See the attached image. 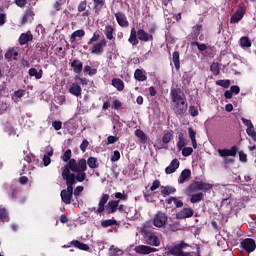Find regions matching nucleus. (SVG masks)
Returning a JSON list of instances; mask_svg holds the SVG:
<instances>
[{
  "instance_id": "19",
  "label": "nucleus",
  "mask_w": 256,
  "mask_h": 256,
  "mask_svg": "<svg viewBox=\"0 0 256 256\" xmlns=\"http://www.w3.org/2000/svg\"><path fill=\"white\" fill-rule=\"evenodd\" d=\"M191 179V170L189 169H183L181 173L179 174V178H177L178 184H183Z\"/></svg>"
},
{
  "instance_id": "47",
  "label": "nucleus",
  "mask_w": 256,
  "mask_h": 256,
  "mask_svg": "<svg viewBox=\"0 0 256 256\" xmlns=\"http://www.w3.org/2000/svg\"><path fill=\"white\" fill-rule=\"evenodd\" d=\"M0 221L1 222H9V216H8L7 210L5 208L0 209Z\"/></svg>"
},
{
  "instance_id": "14",
  "label": "nucleus",
  "mask_w": 256,
  "mask_h": 256,
  "mask_svg": "<svg viewBox=\"0 0 256 256\" xmlns=\"http://www.w3.org/2000/svg\"><path fill=\"white\" fill-rule=\"evenodd\" d=\"M115 18L120 27L127 29L129 27V20H127V16L123 12H116Z\"/></svg>"
},
{
  "instance_id": "28",
  "label": "nucleus",
  "mask_w": 256,
  "mask_h": 256,
  "mask_svg": "<svg viewBox=\"0 0 256 256\" xmlns=\"http://www.w3.org/2000/svg\"><path fill=\"white\" fill-rule=\"evenodd\" d=\"M28 74H29V77H35V79L39 81V79H42L43 77V69H40L39 71H37L36 68H30L28 70Z\"/></svg>"
},
{
  "instance_id": "3",
  "label": "nucleus",
  "mask_w": 256,
  "mask_h": 256,
  "mask_svg": "<svg viewBox=\"0 0 256 256\" xmlns=\"http://www.w3.org/2000/svg\"><path fill=\"white\" fill-rule=\"evenodd\" d=\"M212 184L203 182V181H193L189 186L185 188V193L187 195H192L198 191H203L205 193H208L212 190Z\"/></svg>"
},
{
  "instance_id": "2",
  "label": "nucleus",
  "mask_w": 256,
  "mask_h": 256,
  "mask_svg": "<svg viewBox=\"0 0 256 256\" xmlns=\"http://www.w3.org/2000/svg\"><path fill=\"white\" fill-rule=\"evenodd\" d=\"M154 37L153 34H149V32L138 29V31L133 27L130 32V37L128 39L129 43L133 46L139 45V41L144 43H149V41H153Z\"/></svg>"
},
{
  "instance_id": "52",
  "label": "nucleus",
  "mask_w": 256,
  "mask_h": 256,
  "mask_svg": "<svg viewBox=\"0 0 256 256\" xmlns=\"http://www.w3.org/2000/svg\"><path fill=\"white\" fill-rule=\"evenodd\" d=\"M189 115H191V117L199 116V110L196 106H189Z\"/></svg>"
},
{
  "instance_id": "24",
  "label": "nucleus",
  "mask_w": 256,
  "mask_h": 256,
  "mask_svg": "<svg viewBox=\"0 0 256 256\" xmlns=\"http://www.w3.org/2000/svg\"><path fill=\"white\" fill-rule=\"evenodd\" d=\"M69 244L80 251H89L90 250V247L87 244H84V243L80 242L79 240H73Z\"/></svg>"
},
{
  "instance_id": "37",
  "label": "nucleus",
  "mask_w": 256,
  "mask_h": 256,
  "mask_svg": "<svg viewBox=\"0 0 256 256\" xmlns=\"http://www.w3.org/2000/svg\"><path fill=\"white\" fill-rule=\"evenodd\" d=\"M77 37H85V30H76L71 34L70 43H75Z\"/></svg>"
},
{
  "instance_id": "4",
  "label": "nucleus",
  "mask_w": 256,
  "mask_h": 256,
  "mask_svg": "<svg viewBox=\"0 0 256 256\" xmlns=\"http://www.w3.org/2000/svg\"><path fill=\"white\" fill-rule=\"evenodd\" d=\"M172 111L176 117H182L187 113V100L185 98H172V102H170Z\"/></svg>"
},
{
  "instance_id": "6",
  "label": "nucleus",
  "mask_w": 256,
  "mask_h": 256,
  "mask_svg": "<svg viewBox=\"0 0 256 256\" xmlns=\"http://www.w3.org/2000/svg\"><path fill=\"white\" fill-rule=\"evenodd\" d=\"M109 201V195L103 194L102 197H100V201L98 202V208L96 207H90L88 208V212L94 213V214H102L105 211L106 203Z\"/></svg>"
},
{
  "instance_id": "13",
  "label": "nucleus",
  "mask_w": 256,
  "mask_h": 256,
  "mask_svg": "<svg viewBox=\"0 0 256 256\" xmlns=\"http://www.w3.org/2000/svg\"><path fill=\"white\" fill-rule=\"evenodd\" d=\"M155 252H158V249L152 248L148 245L135 246V253L139 255H148L150 253H155Z\"/></svg>"
},
{
  "instance_id": "17",
  "label": "nucleus",
  "mask_w": 256,
  "mask_h": 256,
  "mask_svg": "<svg viewBox=\"0 0 256 256\" xmlns=\"http://www.w3.org/2000/svg\"><path fill=\"white\" fill-rule=\"evenodd\" d=\"M245 15V8L240 7L238 10H236V12L231 16L230 18V23L235 24V23H239V21H241V19H243Z\"/></svg>"
},
{
  "instance_id": "51",
  "label": "nucleus",
  "mask_w": 256,
  "mask_h": 256,
  "mask_svg": "<svg viewBox=\"0 0 256 256\" xmlns=\"http://www.w3.org/2000/svg\"><path fill=\"white\" fill-rule=\"evenodd\" d=\"M172 139H173L172 133L167 132V133L164 134V136L162 137V143L168 144V143H170V141H172Z\"/></svg>"
},
{
  "instance_id": "53",
  "label": "nucleus",
  "mask_w": 256,
  "mask_h": 256,
  "mask_svg": "<svg viewBox=\"0 0 256 256\" xmlns=\"http://www.w3.org/2000/svg\"><path fill=\"white\" fill-rule=\"evenodd\" d=\"M183 91H181V88H172L171 89V97H181V94Z\"/></svg>"
},
{
  "instance_id": "11",
  "label": "nucleus",
  "mask_w": 256,
  "mask_h": 256,
  "mask_svg": "<svg viewBox=\"0 0 256 256\" xmlns=\"http://www.w3.org/2000/svg\"><path fill=\"white\" fill-rule=\"evenodd\" d=\"M240 246H242L243 251L247 253H252L256 249L255 240L251 238H245L240 242Z\"/></svg>"
},
{
  "instance_id": "43",
  "label": "nucleus",
  "mask_w": 256,
  "mask_h": 256,
  "mask_svg": "<svg viewBox=\"0 0 256 256\" xmlns=\"http://www.w3.org/2000/svg\"><path fill=\"white\" fill-rule=\"evenodd\" d=\"M201 31H203V25L198 24L193 27V38L197 39L199 35H201Z\"/></svg>"
},
{
  "instance_id": "61",
  "label": "nucleus",
  "mask_w": 256,
  "mask_h": 256,
  "mask_svg": "<svg viewBox=\"0 0 256 256\" xmlns=\"http://www.w3.org/2000/svg\"><path fill=\"white\" fill-rule=\"evenodd\" d=\"M158 188H162L160 187V180H154V182H152V186H150V191H156Z\"/></svg>"
},
{
  "instance_id": "42",
  "label": "nucleus",
  "mask_w": 256,
  "mask_h": 256,
  "mask_svg": "<svg viewBox=\"0 0 256 256\" xmlns=\"http://www.w3.org/2000/svg\"><path fill=\"white\" fill-rule=\"evenodd\" d=\"M193 149H195V148L183 147V148L178 149V150L181 151V156L189 157V156H191V154H193Z\"/></svg>"
},
{
  "instance_id": "34",
  "label": "nucleus",
  "mask_w": 256,
  "mask_h": 256,
  "mask_svg": "<svg viewBox=\"0 0 256 256\" xmlns=\"http://www.w3.org/2000/svg\"><path fill=\"white\" fill-rule=\"evenodd\" d=\"M113 33H115V28H113L111 25H106L104 30V35L106 36V39L112 41Z\"/></svg>"
},
{
  "instance_id": "40",
  "label": "nucleus",
  "mask_w": 256,
  "mask_h": 256,
  "mask_svg": "<svg viewBox=\"0 0 256 256\" xmlns=\"http://www.w3.org/2000/svg\"><path fill=\"white\" fill-rule=\"evenodd\" d=\"M112 85L115 87L118 91H123L125 89V84L123 83V80L119 78H114L112 80Z\"/></svg>"
},
{
  "instance_id": "5",
  "label": "nucleus",
  "mask_w": 256,
  "mask_h": 256,
  "mask_svg": "<svg viewBox=\"0 0 256 256\" xmlns=\"http://www.w3.org/2000/svg\"><path fill=\"white\" fill-rule=\"evenodd\" d=\"M168 224V214L162 211L156 212L152 218V225L158 229L166 227Z\"/></svg>"
},
{
  "instance_id": "58",
  "label": "nucleus",
  "mask_w": 256,
  "mask_h": 256,
  "mask_svg": "<svg viewBox=\"0 0 256 256\" xmlns=\"http://www.w3.org/2000/svg\"><path fill=\"white\" fill-rule=\"evenodd\" d=\"M179 228V222H172L168 224V229L172 232L177 231Z\"/></svg>"
},
{
  "instance_id": "36",
  "label": "nucleus",
  "mask_w": 256,
  "mask_h": 256,
  "mask_svg": "<svg viewBox=\"0 0 256 256\" xmlns=\"http://www.w3.org/2000/svg\"><path fill=\"white\" fill-rule=\"evenodd\" d=\"M53 156V148L49 147L47 148V151H46V155H44V158H43V162H44V166H49V164L51 163V159L50 157Z\"/></svg>"
},
{
  "instance_id": "27",
  "label": "nucleus",
  "mask_w": 256,
  "mask_h": 256,
  "mask_svg": "<svg viewBox=\"0 0 256 256\" xmlns=\"http://www.w3.org/2000/svg\"><path fill=\"white\" fill-rule=\"evenodd\" d=\"M187 145V138L185 137V134L183 133H179L177 135V149H182L183 147H185Z\"/></svg>"
},
{
  "instance_id": "21",
  "label": "nucleus",
  "mask_w": 256,
  "mask_h": 256,
  "mask_svg": "<svg viewBox=\"0 0 256 256\" xmlns=\"http://www.w3.org/2000/svg\"><path fill=\"white\" fill-rule=\"evenodd\" d=\"M19 45H27L29 41H33V34L31 31H28L26 33H22L18 39Z\"/></svg>"
},
{
  "instance_id": "45",
  "label": "nucleus",
  "mask_w": 256,
  "mask_h": 256,
  "mask_svg": "<svg viewBox=\"0 0 256 256\" xmlns=\"http://www.w3.org/2000/svg\"><path fill=\"white\" fill-rule=\"evenodd\" d=\"M101 225H102V228H109L113 225H117V221L114 219L103 220Z\"/></svg>"
},
{
  "instance_id": "48",
  "label": "nucleus",
  "mask_w": 256,
  "mask_h": 256,
  "mask_svg": "<svg viewBox=\"0 0 256 256\" xmlns=\"http://www.w3.org/2000/svg\"><path fill=\"white\" fill-rule=\"evenodd\" d=\"M216 85H218L219 87H223L224 89H229V87L231 85V81H229V80H217Z\"/></svg>"
},
{
  "instance_id": "18",
  "label": "nucleus",
  "mask_w": 256,
  "mask_h": 256,
  "mask_svg": "<svg viewBox=\"0 0 256 256\" xmlns=\"http://www.w3.org/2000/svg\"><path fill=\"white\" fill-rule=\"evenodd\" d=\"M78 13H82V17H89L91 15V11L87 10V0H82L78 4L77 7Z\"/></svg>"
},
{
  "instance_id": "56",
  "label": "nucleus",
  "mask_w": 256,
  "mask_h": 256,
  "mask_svg": "<svg viewBox=\"0 0 256 256\" xmlns=\"http://www.w3.org/2000/svg\"><path fill=\"white\" fill-rule=\"evenodd\" d=\"M51 127H53V129L55 131H59L62 128V122L61 121H53V122H51Z\"/></svg>"
},
{
  "instance_id": "41",
  "label": "nucleus",
  "mask_w": 256,
  "mask_h": 256,
  "mask_svg": "<svg viewBox=\"0 0 256 256\" xmlns=\"http://www.w3.org/2000/svg\"><path fill=\"white\" fill-rule=\"evenodd\" d=\"M173 203H174V205H176V208L183 207V202L181 200H177L176 197H170V198L166 199V204H168L169 206L172 205Z\"/></svg>"
},
{
  "instance_id": "63",
  "label": "nucleus",
  "mask_w": 256,
  "mask_h": 256,
  "mask_svg": "<svg viewBox=\"0 0 256 256\" xmlns=\"http://www.w3.org/2000/svg\"><path fill=\"white\" fill-rule=\"evenodd\" d=\"M174 256H199V252H186V253H178V254H172Z\"/></svg>"
},
{
  "instance_id": "26",
  "label": "nucleus",
  "mask_w": 256,
  "mask_h": 256,
  "mask_svg": "<svg viewBox=\"0 0 256 256\" xmlns=\"http://www.w3.org/2000/svg\"><path fill=\"white\" fill-rule=\"evenodd\" d=\"M94 3V13L95 15H99L101 13V9L105 7V0H92Z\"/></svg>"
},
{
  "instance_id": "12",
  "label": "nucleus",
  "mask_w": 256,
  "mask_h": 256,
  "mask_svg": "<svg viewBox=\"0 0 256 256\" xmlns=\"http://www.w3.org/2000/svg\"><path fill=\"white\" fill-rule=\"evenodd\" d=\"M239 153L240 152H238V146L236 145L232 146L230 149H218V155H220L222 158L236 157V155Z\"/></svg>"
},
{
  "instance_id": "50",
  "label": "nucleus",
  "mask_w": 256,
  "mask_h": 256,
  "mask_svg": "<svg viewBox=\"0 0 256 256\" xmlns=\"http://www.w3.org/2000/svg\"><path fill=\"white\" fill-rule=\"evenodd\" d=\"M192 46H196L199 51H207V44L199 43L197 41L191 42Z\"/></svg>"
},
{
  "instance_id": "49",
  "label": "nucleus",
  "mask_w": 256,
  "mask_h": 256,
  "mask_svg": "<svg viewBox=\"0 0 256 256\" xmlns=\"http://www.w3.org/2000/svg\"><path fill=\"white\" fill-rule=\"evenodd\" d=\"M65 102V98H52L51 99V104L53 107L57 108L60 105H62Z\"/></svg>"
},
{
  "instance_id": "33",
  "label": "nucleus",
  "mask_w": 256,
  "mask_h": 256,
  "mask_svg": "<svg viewBox=\"0 0 256 256\" xmlns=\"http://www.w3.org/2000/svg\"><path fill=\"white\" fill-rule=\"evenodd\" d=\"M134 79L139 82H143L147 80V75L143 73V70L136 69L134 72Z\"/></svg>"
},
{
  "instance_id": "35",
  "label": "nucleus",
  "mask_w": 256,
  "mask_h": 256,
  "mask_svg": "<svg viewBox=\"0 0 256 256\" xmlns=\"http://www.w3.org/2000/svg\"><path fill=\"white\" fill-rule=\"evenodd\" d=\"M72 157V151L71 149H67L65 153H63V156H61V160L67 164H69L71 161L77 162L75 159H71Z\"/></svg>"
},
{
  "instance_id": "22",
  "label": "nucleus",
  "mask_w": 256,
  "mask_h": 256,
  "mask_svg": "<svg viewBox=\"0 0 256 256\" xmlns=\"http://www.w3.org/2000/svg\"><path fill=\"white\" fill-rule=\"evenodd\" d=\"M71 67L76 75H79L83 72V62L79 59H75L71 62Z\"/></svg>"
},
{
  "instance_id": "55",
  "label": "nucleus",
  "mask_w": 256,
  "mask_h": 256,
  "mask_svg": "<svg viewBox=\"0 0 256 256\" xmlns=\"http://www.w3.org/2000/svg\"><path fill=\"white\" fill-rule=\"evenodd\" d=\"M110 254H112V256H121L123 254L122 250H119V248H113L110 247Z\"/></svg>"
},
{
  "instance_id": "9",
  "label": "nucleus",
  "mask_w": 256,
  "mask_h": 256,
  "mask_svg": "<svg viewBox=\"0 0 256 256\" xmlns=\"http://www.w3.org/2000/svg\"><path fill=\"white\" fill-rule=\"evenodd\" d=\"M107 47V39L103 38L101 41L93 44L90 51L92 55H103V51Z\"/></svg>"
},
{
  "instance_id": "64",
  "label": "nucleus",
  "mask_w": 256,
  "mask_h": 256,
  "mask_svg": "<svg viewBox=\"0 0 256 256\" xmlns=\"http://www.w3.org/2000/svg\"><path fill=\"white\" fill-rule=\"evenodd\" d=\"M239 156H240V162L247 163V155L243 153V151L239 152Z\"/></svg>"
},
{
  "instance_id": "8",
  "label": "nucleus",
  "mask_w": 256,
  "mask_h": 256,
  "mask_svg": "<svg viewBox=\"0 0 256 256\" xmlns=\"http://www.w3.org/2000/svg\"><path fill=\"white\" fill-rule=\"evenodd\" d=\"M187 247H189V245L187 243L181 241L174 246H170V248H168V254L169 255H177V254L187 253V252H183V250L187 249Z\"/></svg>"
},
{
  "instance_id": "59",
  "label": "nucleus",
  "mask_w": 256,
  "mask_h": 256,
  "mask_svg": "<svg viewBox=\"0 0 256 256\" xmlns=\"http://www.w3.org/2000/svg\"><path fill=\"white\" fill-rule=\"evenodd\" d=\"M82 191H84V187L76 186L75 189L73 188V195H75V197H79Z\"/></svg>"
},
{
  "instance_id": "60",
  "label": "nucleus",
  "mask_w": 256,
  "mask_h": 256,
  "mask_svg": "<svg viewBox=\"0 0 256 256\" xmlns=\"http://www.w3.org/2000/svg\"><path fill=\"white\" fill-rule=\"evenodd\" d=\"M98 39H101V35L97 32H94L92 38L89 40L88 45L95 43Z\"/></svg>"
},
{
  "instance_id": "15",
  "label": "nucleus",
  "mask_w": 256,
  "mask_h": 256,
  "mask_svg": "<svg viewBox=\"0 0 256 256\" xmlns=\"http://www.w3.org/2000/svg\"><path fill=\"white\" fill-rule=\"evenodd\" d=\"M35 19V12L33 11V8L26 9L23 18L21 20L22 25H27V23H33V20Z\"/></svg>"
},
{
  "instance_id": "31",
  "label": "nucleus",
  "mask_w": 256,
  "mask_h": 256,
  "mask_svg": "<svg viewBox=\"0 0 256 256\" xmlns=\"http://www.w3.org/2000/svg\"><path fill=\"white\" fill-rule=\"evenodd\" d=\"M210 71L214 77H217V75H220L221 73V64H219V62H213L210 65Z\"/></svg>"
},
{
  "instance_id": "32",
  "label": "nucleus",
  "mask_w": 256,
  "mask_h": 256,
  "mask_svg": "<svg viewBox=\"0 0 256 256\" xmlns=\"http://www.w3.org/2000/svg\"><path fill=\"white\" fill-rule=\"evenodd\" d=\"M187 196H191V198L189 199V202H191V204L199 203V202L203 201V199H204V195L202 192H199V193L193 194V195L187 194Z\"/></svg>"
},
{
  "instance_id": "23",
  "label": "nucleus",
  "mask_w": 256,
  "mask_h": 256,
  "mask_svg": "<svg viewBox=\"0 0 256 256\" xmlns=\"http://www.w3.org/2000/svg\"><path fill=\"white\" fill-rule=\"evenodd\" d=\"M179 168V160L174 159L172 162H170V165L166 167L165 173L166 175H172V173H175V171Z\"/></svg>"
},
{
  "instance_id": "44",
  "label": "nucleus",
  "mask_w": 256,
  "mask_h": 256,
  "mask_svg": "<svg viewBox=\"0 0 256 256\" xmlns=\"http://www.w3.org/2000/svg\"><path fill=\"white\" fill-rule=\"evenodd\" d=\"M240 45L241 47H251V39H249V37L244 36L240 38Z\"/></svg>"
},
{
  "instance_id": "57",
  "label": "nucleus",
  "mask_w": 256,
  "mask_h": 256,
  "mask_svg": "<svg viewBox=\"0 0 256 256\" xmlns=\"http://www.w3.org/2000/svg\"><path fill=\"white\" fill-rule=\"evenodd\" d=\"M5 59L8 61V63H11V61H13V48L8 50L5 55H4Z\"/></svg>"
},
{
  "instance_id": "30",
  "label": "nucleus",
  "mask_w": 256,
  "mask_h": 256,
  "mask_svg": "<svg viewBox=\"0 0 256 256\" xmlns=\"http://www.w3.org/2000/svg\"><path fill=\"white\" fill-rule=\"evenodd\" d=\"M84 163L90 169H96L99 167L98 159H96L94 157H90V158H88V160H84Z\"/></svg>"
},
{
  "instance_id": "54",
  "label": "nucleus",
  "mask_w": 256,
  "mask_h": 256,
  "mask_svg": "<svg viewBox=\"0 0 256 256\" xmlns=\"http://www.w3.org/2000/svg\"><path fill=\"white\" fill-rule=\"evenodd\" d=\"M135 136H137V138L141 139V141H146V135L145 132H143V130H135Z\"/></svg>"
},
{
  "instance_id": "29",
  "label": "nucleus",
  "mask_w": 256,
  "mask_h": 256,
  "mask_svg": "<svg viewBox=\"0 0 256 256\" xmlns=\"http://www.w3.org/2000/svg\"><path fill=\"white\" fill-rule=\"evenodd\" d=\"M176 191L177 190H175V188L172 186H162V190H160V194L164 197H168L170 195H174Z\"/></svg>"
},
{
  "instance_id": "38",
  "label": "nucleus",
  "mask_w": 256,
  "mask_h": 256,
  "mask_svg": "<svg viewBox=\"0 0 256 256\" xmlns=\"http://www.w3.org/2000/svg\"><path fill=\"white\" fill-rule=\"evenodd\" d=\"M172 61L174 63V67L177 71H179V69H181V61L179 60V52L175 51L172 54Z\"/></svg>"
},
{
  "instance_id": "62",
  "label": "nucleus",
  "mask_w": 256,
  "mask_h": 256,
  "mask_svg": "<svg viewBox=\"0 0 256 256\" xmlns=\"http://www.w3.org/2000/svg\"><path fill=\"white\" fill-rule=\"evenodd\" d=\"M240 91H241V88H239V86L237 85L230 87V92L232 93V95H239Z\"/></svg>"
},
{
  "instance_id": "46",
  "label": "nucleus",
  "mask_w": 256,
  "mask_h": 256,
  "mask_svg": "<svg viewBox=\"0 0 256 256\" xmlns=\"http://www.w3.org/2000/svg\"><path fill=\"white\" fill-rule=\"evenodd\" d=\"M84 73H88L90 77H93V75H97V68H91V66L86 65L84 66Z\"/></svg>"
},
{
  "instance_id": "10",
  "label": "nucleus",
  "mask_w": 256,
  "mask_h": 256,
  "mask_svg": "<svg viewBox=\"0 0 256 256\" xmlns=\"http://www.w3.org/2000/svg\"><path fill=\"white\" fill-rule=\"evenodd\" d=\"M73 186H67V189L61 190V201L65 203V205L71 204L73 200Z\"/></svg>"
},
{
  "instance_id": "1",
  "label": "nucleus",
  "mask_w": 256,
  "mask_h": 256,
  "mask_svg": "<svg viewBox=\"0 0 256 256\" xmlns=\"http://www.w3.org/2000/svg\"><path fill=\"white\" fill-rule=\"evenodd\" d=\"M86 164L84 163V159L71 160V162L65 164V169L61 172V178L65 180V185L67 187H73L75 184L82 183L86 180Z\"/></svg>"
},
{
  "instance_id": "39",
  "label": "nucleus",
  "mask_w": 256,
  "mask_h": 256,
  "mask_svg": "<svg viewBox=\"0 0 256 256\" xmlns=\"http://www.w3.org/2000/svg\"><path fill=\"white\" fill-rule=\"evenodd\" d=\"M69 91L71 95H74L75 97H79V95H81V86H79V84L73 83L69 88Z\"/></svg>"
},
{
  "instance_id": "16",
  "label": "nucleus",
  "mask_w": 256,
  "mask_h": 256,
  "mask_svg": "<svg viewBox=\"0 0 256 256\" xmlns=\"http://www.w3.org/2000/svg\"><path fill=\"white\" fill-rule=\"evenodd\" d=\"M193 209L191 208H183L179 212L176 213V219L177 220H183L187 218L193 217Z\"/></svg>"
},
{
  "instance_id": "25",
  "label": "nucleus",
  "mask_w": 256,
  "mask_h": 256,
  "mask_svg": "<svg viewBox=\"0 0 256 256\" xmlns=\"http://www.w3.org/2000/svg\"><path fill=\"white\" fill-rule=\"evenodd\" d=\"M187 132L189 134V139H191V145L193 148L197 149V139L195 138L197 132L192 127L187 128Z\"/></svg>"
},
{
  "instance_id": "20",
  "label": "nucleus",
  "mask_w": 256,
  "mask_h": 256,
  "mask_svg": "<svg viewBox=\"0 0 256 256\" xmlns=\"http://www.w3.org/2000/svg\"><path fill=\"white\" fill-rule=\"evenodd\" d=\"M106 204H108V206L105 207V211H108V214H114L117 212V208L121 206L119 205V200L108 201Z\"/></svg>"
},
{
  "instance_id": "7",
  "label": "nucleus",
  "mask_w": 256,
  "mask_h": 256,
  "mask_svg": "<svg viewBox=\"0 0 256 256\" xmlns=\"http://www.w3.org/2000/svg\"><path fill=\"white\" fill-rule=\"evenodd\" d=\"M144 241L146 242V245H150L152 247L160 246V239H158V236H156L154 232H144Z\"/></svg>"
}]
</instances>
